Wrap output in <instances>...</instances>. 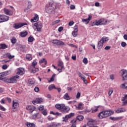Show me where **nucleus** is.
<instances>
[{
	"label": "nucleus",
	"instance_id": "nucleus-17",
	"mask_svg": "<svg viewBox=\"0 0 127 127\" xmlns=\"http://www.w3.org/2000/svg\"><path fill=\"white\" fill-rule=\"evenodd\" d=\"M41 118V116L40 115V114L37 113L36 114H34L32 116H31V119L32 120H35V119H40Z\"/></svg>",
	"mask_w": 127,
	"mask_h": 127
},
{
	"label": "nucleus",
	"instance_id": "nucleus-8",
	"mask_svg": "<svg viewBox=\"0 0 127 127\" xmlns=\"http://www.w3.org/2000/svg\"><path fill=\"white\" fill-rule=\"evenodd\" d=\"M9 18V17L5 15H0V23L2 22H5L7 21Z\"/></svg>",
	"mask_w": 127,
	"mask_h": 127
},
{
	"label": "nucleus",
	"instance_id": "nucleus-40",
	"mask_svg": "<svg viewBox=\"0 0 127 127\" xmlns=\"http://www.w3.org/2000/svg\"><path fill=\"white\" fill-rule=\"evenodd\" d=\"M33 40H34L33 37H29L28 39V42H33Z\"/></svg>",
	"mask_w": 127,
	"mask_h": 127
},
{
	"label": "nucleus",
	"instance_id": "nucleus-13",
	"mask_svg": "<svg viewBox=\"0 0 127 127\" xmlns=\"http://www.w3.org/2000/svg\"><path fill=\"white\" fill-rule=\"evenodd\" d=\"M25 73V71L24 70V68L22 67H20L17 69L16 74L17 75H24Z\"/></svg>",
	"mask_w": 127,
	"mask_h": 127
},
{
	"label": "nucleus",
	"instance_id": "nucleus-22",
	"mask_svg": "<svg viewBox=\"0 0 127 127\" xmlns=\"http://www.w3.org/2000/svg\"><path fill=\"white\" fill-rule=\"evenodd\" d=\"M38 19H39L38 15H37V14H35L34 18L31 19V22H36V21H38Z\"/></svg>",
	"mask_w": 127,
	"mask_h": 127
},
{
	"label": "nucleus",
	"instance_id": "nucleus-45",
	"mask_svg": "<svg viewBox=\"0 0 127 127\" xmlns=\"http://www.w3.org/2000/svg\"><path fill=\"white\" fill-rule=\"evenodd\" d=\"M59 22H60V20H57L53 22V25H55V24H57V23H59Z\"/></svg>",
	"mask_w": 127,
	"mask_h": 127
},
{
	"label": "nucleus",
	"instance_id": "nucleus-29",
	"mask_svg": "<svg viewBox=\"0 0 127 127\" xmlns=\"http://www.w3.org/2000/svg\"><path fill=\"white\" fill-rule=\"evenodd\" d=\"M27 34H28V33L27 32V31H25L24 32H21L20 34V36H21V37H25V36H26Z\"/></svg>",
	"mask_w": 127,
	"mask_h": 127
},
{
	"label": "nucleus",
	"instance_id": "nucleus-21",
	"mask_svg": "<svg viewBox=\"0 0 127 127\" xmlns=\"http://www.w3.org/2000/svg\"><path fill=\"white\" fill-rule=\"evenodd\" d=\"M115 112L117 113V114H120L121 113H125V112H127V110L124 108H121L116 110Z\"/></svg>",
	"mask_w": 127,
	"mask_h": 127
},
{
	"label": "nucleus",
	"instance_id": "nucleus-34",
	"mask_svg": "<svg viewBox=\"0 0 127 127\" xmlns=\"http://www.w3.org/2000/svg\"><path fill=\"white\" fill-rule=\"evenodd\" d=\"M48 89L49 91H51L53 90V89H56V87H55V85L54 84H51L49 85Z\"/></svg>",
	"mask_w": 127,
	"mask_h": 127
},
{
	"label": "nucleus",
	"instance_id": "nucleus-62",
	"mask_svg": "<svg viewBox=\"0 0 127 127\" xmlns=\"http://www.w3.org/2000/svg\"><path fill=\"white\" fill-rule=\"evenodd\" d=\"M0 110H1V111H5V108L1 105L0 106Z\"/></svg>",
	"mask_w": 127,
	"mask_h": 127
},
{
	"label": "nucleus",
	"instance_id": "nucleus-1",
	"mask_svg": "<svg viewBox=\"0 0 127 127\" xmlns=\"http://www.w3.org/2000/svg\"><path fill=\"white\" fill-rule=\"evenodd\" d=\"M115 112L113 110H106L104 111H102L98 114V118L102 120V119H105V118H108L112 115H114Z\"/></svg>",
	"mask_w": 127,
	"mask_h": 127
},
{
	"label": "nucleus",
	"instance_id": "nucleus-26",
	"mask_svg": "<svg viewBox=\"0 0 127 127\" xmlns=\"http://www.w3.org/2000/svg\"><path fill=\"white\" fill-rule=\"evenodd\" d=\"M100 108V106H94L91 108L92 113H96V112H98V109Z\"/></svg>",
	"mask_w": 127,
	"mask_h": 127
},
{
	"label": "nucleus",
	"instance_id": "nucleus-60",
	"mask_svg": "<svg viewBox=\"0 0 127 127\" xmlns=\"http://www.w3.org/2000/svg\"><path fill=\"white\" fill-rule=\"evenodd\" d=\"M36 65H37V62H36L35 61H34L32 63V66H34V67H35V66H36Z\"/></svg>",
	"mask_w": 127,
	"mask_h": 127
},
{
	"label": "nucleus",
	"instance_id": "nucleus-48",
	"mask_svg": "<svg viewBox=\"0 0 127 127\" xmlns=\"http://www.w3.org/2000/svg\"><path fill=\"white\" fill-rule=\"evenodd\" d=\"M77 122V120L76 119H73L70 121L71 124H72V125H76V123Z\"/></svg>",
	"mask_w": 127,
	"mask_h": 127
},
{
	"label": "nucleus",
	"instance_id": "nucleus-25",
	"mask_svg": "<svg viewBox=\"0 0 127 127\" xmlns=\"http://www.w3.org/2000/svg\"><path fill=\"white\" fill-rule=\"evenodd\" d=\"M4 12L5 14H6V15H12V14L10 13V11L7 8H4Z\"/></svg>",
	"mask_w": 127,
	"mask_h": 127
},
{
	"label": "nucleus",
	"instance_id": "nucleus-57",
	"mask_svg": "<svg viewBox=\"0 0 127 127\" xmlns=\"http://www.w3.org/2000/svg\"><path fill=\"white\" fill-rule=\"evenodd\" d=\"M113 92H114V91L113 90V89H110L108 93V95L109 96H111V95H112V94H113Z\"/></svg>",
	"mask_w": 127,
	"mask_h": 127
},
{
	"label": "nucleus",
	"instance_id": "nucleus-54",
	"mask_svg": "<svg viewBox=\"0 0 127 127\" xmlns=\"http://www.w3.org/2000/svg\"><path fill=\"white\" fill-rule=\"evenodd\" d=\"M48 119L49 120V121H53L54 120V118L51 116H48Z\"/></svg>",
	"mask_w": 127,
	"mask_h": 127
},
{
	"label": "nucleus",
	"instance_id": "nucleus-23",
	"mask_svg": "<svg viewBox=\"0 0 127 127\" xmlns=\"http://www.w3.org/2000/svg\"><path fill=\"white\" fill-rule=\"evenodd\" d=\"M42 63H44V65H42V67H45V65L47 64V61L45 59H42L39 61V64H42Z\"/></svg>",
	"mask_w": 127,
	"mask_h": 127
},
{
	"label": "nucleus",
	"instance_id": "nucleus-51",
	"mask_svg": "<svg viewBox=\"0 0 127 127\" xmlns=\"http://www.w3.org/2000/svg\"><path fill=\"white\" fill-rule=\"evenodd\" d=\"M65 70V67H64V69L62 68V67H61V68H58V71L60 72V73H61L62 71H64Z\"/></svg>",
	"mask_w": 127,
	"mask_h": 127
},
{
	"label": "nucleus",
	"instance_id": "nucleus-56",
	"mask_svg": "<svg viewBox=\"0 0 127 127\" xmlns=\"http://www.w3.org/2000/svg\"><path fill=\"white\" fill-rule=\"evenodd\" d=\"M74 24V21H70L69 23H68V25L69 26H72V25H73Z\"/></svg>",
	"mask_w": 127,
	"mask_h": 127
},
{
	"label": "nucleus",
	"instance_id": "nucleus-59",
	"mask_svg": "<svg viewBox=\"0 0 127 127\" xmlns=\"http://www.w3.org/2000/svg\"><path fill=\"white\" fill-rule=\"evenodd\" d=\"M110 119L112 121H117V120H118V119H117L116 118L112 117H110Z\"/></svg>",
	"mask_w": 127,
	"mask_h": 127
},
{
	"label": "nucleus",
	"instance_id": "nucleus-53",
	"mask_svg": "<svg viewBox=\"0 0 127 127\" xmlns=\"http://www.w3.org/2000/svg\"><path fill=\"white\" fill-rule=\"evenodd\" d=\"M84 83L85 84H88V81H87V79H86V77H84L83 79H82Z\"/></svg>",
	"mask_w": 127,
	"mask_h": 127
},
{
	"label": "nucleus",
	"instance_id": "nucleus-24",
	"mask_svg": "<svg viewBox=\"0 0 127 127\" xmlns=\"http://www.w3.org/2000/svg\"><path fill=\"white\" fill-rule=\"evenodd\" d=\"M7 75H8V71L0 73V79H1L2 77H5V76H7Z\"/></svg>",
	"mask_w": 127,
	"mask_h": 127
},
{
	"label": "nucleus",
	"instance_id": "nucleus-39",
	"mask_svg": "<svg viewBox=\"0 0 127 127\" xmlns=\"http://www.w3.org/2000/svg\"><path fill=\"white\" fill-rule=\"evenodd\" d=\"M42 114L44 116H47V110L44 109V110H42Z\"/></svg>",
	"mask_w": 127,
	"mask_h": 127
},
{
	"label": "nucleus",
	"instance_id": "nucleus-35",
	"mask_svg": "<svg viewBox=\"0 0 127 127\" xmlns=\"http://www.w3.org/2000/svg\"><path fill=\"white\" fill-rule=\"evenodd\" d=\"M87 126H88L89 127H99L97 126H94L93 123L91 122H89L88 123H87Z\"/></svg>",
	"mask_w": 127,
	"mask_h": 127
},
{
	"label": "nucleus",
	"instance_id": "nucleus-7",
	"mask_svg": "<svg viewBox=\"0 0 127 127\" xmlns=\"http://www.w3.org/2000/svg\"><path fill=\"white\" fill-rule=\"evenodd\" d=\"M46 11L48 13H50L53 11L54 9V7L53 6V4H50L48 5H47L45 7Z\"/></svg>",
	"mask_w": 127,
	"mask_h": 127
},
{
	"label": "nucleus",
	"instance_id": "nucleus-30",
	"mask_svg": "<svg viewBox=\"0 0 127 127\" xmlns=\"http://www.w3.org/2000/svg\"><path fill=\"white\" fill-rule=\"evenodd\" d=\"M4 56H6V57H8V59H13V58L14 57V56H11L10 53H7Z\"/></svg>",
	"mask_w": 127,
	"mask_h": 127
},
{
	"label": "nucleus",
	"instance_id": "nucleus-18",
	"mask_svg": "<svg viewBox=\"0 0 127 127\" xmlns=\"http://www.w3.org/2000/svg\"><path fill=\"white\" fill-rule=\"evenodd\" d=\"M26 109L28 111H30V113H32L34 111H35L36 108L34 106H28L26 107Z\"/></svg>",
	"mask_w": 127,
	"mask_h": 127
},
{
	"label": "nucleus",
	"instance_id": "nucleus-3",
	"mask_svg": "<svg viewBox=\"0 0 127 127\" xmlns=\"http://www.w3.org/2000/svg\"><path fill=\"white\" fill-rule=\"evenodd\" d=\"M105 24H107V20H105L104 19H101L99 20H96L95 21L93 22L92 23V26H94V25H97L98 26V25H105Z\"/></svg>",
	"mask_w": 127,
	"mask_h": 127
},
{
	"label": "nucleus",
	"instance_id": "nucleus-14",
	"mask_svg": "<svg viewBox=\"0 0 127 127\" xmlns=\"http://www.w3.org/2000/svg\"><path fill=\"white\" fill-rule=\"evenodd\" d=\"M41 103H43V99H42V98H36L35 100L32 101V103L34 104V105L41 104Z\"/></svg>",
	"mask_w": 127,
	"mask_h": 127
},
{
	"label": "nucleus",
	"instance_id": "nucleus-52",
	"mask_svg": "<svg viewBox=\"0 0 127 127\" xmlns=\"http://www.w3.org/2000/svg\"><path fill=\"white\" fill-rule=\"evenodd\" d=\"M79 76L81 78V79H83L84 78H85V76H84L83 74H82V73H81V72H79Z\"/></svg>",
	"mask_w": 127,
	"mask_h": 127
},
{
	"label": "nucleus",
	"instance_id": "nucleus-27",
	"mask_svg": "<svg viewBox=\"0 0 127 127\" xmlns=\"http://www.w3.org/2000/svg\"><path fill=\"white\" fill-rule=\"evenodd\" d=\"M26 59L28 61H31L32 60V56L31 54H28L26 55Z\"/></svg>",
	"mask_w": 127,
	"mask_h": 127
},
{
	"label": "nucleus",
	"instance_id": "nucleus-47",
	"mask_svg": "<svg viewBox=\"0 0 127 127\" xmlns=\"http://www.w3.org/2000/svg\"><path fill=\"white\" fill-rule=\"evenodd\" d=\"M83 62L84 64H88V60L87 59V58H84Z\"/></svg>",
	"mask_w": 127,
	"mask_h": 127
},
{
	"label": "nucleus",
	"instance_id": "nucleus-43",
	"mask_svg": "<svg viewBox=\"0 0 127 127\" xmlns=\"http://www.w3.org/2000/svg\"><path fill=\"white\" fill-rule=\"evenodd\" d=\"M82 106H83V104L82 103H79L78 104V106L77 107V108L79 110H82L83 109V107H82Z\"/></svg>",
	"mask_w": 127,
	"mask_h": 127
},
{
	"label": "nucleus",
	"instance_id": "nucleus-9",
	"mask_svg": "<svg viewBox=\"0 0 127 127\" xmlns=\"http://www.w3.org/2000/svg\"><path fill=\"white\" fill-rule=\"evenodd\" d=\"M122 77L123 78V81H126L127 80V70L126 69L121 70Z\"/></svg>",
	"mask_w": 127,
	"mask_h": 127
},
{
	"label": "nucleus",
	"instance_id": "nucleus-44",
	"mask_svg": "<svg viewBox=\"0 0 127 127\" xmlns=\"http://www.w3.org/2000/svg\"><path fill=\"white\" fill-rule=\"evenodd\" d=\"M38 109L39 111H43V110L44 109V106L40 105Z\"/></svg>",
	"mask_w": 127,
	"mask_h": 127
},
{
	"label": "nucleus",
	"instance_id": "nucleus-41",
	"mask_svg": "<svg viewBox=\"0 0 127 127\" xmlns=\"http://www.w3.org/2000/svg\"><path fill=\"white\" fill-rule=\"evenodd\" d=\"M32 6V4H31V2L30 1H28V6L27 7L28 9H30L31 7Z\"/></svg>",
	"mask_w": 127,
	"mask_h": 127
},
{
	"label": "nucleus",
	"instance_id": "nucleus-28",
	"mask_svg": "<svg viewBox=\"0 0 127 127\" xmlns=\"http://www.w3.org/2000/svg\"><path fill=\"white\" fill-rule=\"evenodd\" d=\"M64 100H66V101H69V100H71V98H70V96H69L68 93H66L64 95Z\"/></svg>",
	"mask_w": 127,
	"mask_h": 127
},
{
	"label": "nucleus",
	"instance_id": "nucleus-6",
	"mask_svg": "<svg viewBox=\"0 0 127 127\" xmlns=\"http://www.w3.org/2000/svg\"><path fill=\"white\" fill-rule=\"evenodd\" d=\"M4 81L6 83H9V84L16 83V82H17V80L15 79L13 76H12L9 78H4Z\"/></svg>",
	"mask_w": 127,
	"mask_h": 127
},
{
	"label": "nucleus",
	"instance_id": "nucleus-46",
	"mask_svg": "<svg viewBox=\"0 0 127 127\" xmlns=\"http://www.w3.org/2000/svg\"><path fill=\"white\" fill-rule=\"evenodd\" d=\"M121 46H122V47H126V46H127V43L125 42H122L121 43Z\"/></svg>",
	"mask_w": 127,
	"mask_h": 127
},
{
	"label": "nucleus",
	"instance_id": "nucleus-5",
	"mask_svg": "<svg viewBox=\"0 0 127 127\" xmlns=\"http://www.w3.org/2000/svg\"><path fill=\"white\" fill-rule=\"evenodd\" d=\"M75 116V113H71L69 115H66L63 118L62 122H64V123H68V120L71 119L72 117Z\"/></svg>",
	"mask_w": 127,
	"mask_h": 127
},
{
	"label": "nucleus",
	"instance_id": "nucleus-19",
	"mask_svg": "<svg viewBox=\"0 0 127 127\" xmlns=\"http://www.w3.org/2000/svg\"><path fill=\"white\" fill-rule=\"evenodd\" d=\"M122 101L123 102L122 106H127V95L122 98Z\"/></svg>",
	"mask_w": 127,
	"mask_h": 127
},
{
	"label": "nucleus",
	"instance_id": "nucleus-37",
	"mask_svg": "<svg viewBox=\"0 0 127 127\" xmlns=\"http://www.w3.org/2000/svg\"><path fill=\"white\" fill-rule=\"evenodd\" d=\"M26 125L28 127H34V124L33 123H27Z\"/></svg>",
	"mask_w": 127,
	"mask_h": 127
},
{
	"label": "nucleus",
	"instance_id": "nucleus-15",
	"mask_svg": "<svg viewBox=\"0 0 127 127\" xmlns=\"http://www.w3.org/2000/svg\"><path fill=\"white\" fill-rule=\"evenodd\" d=\"M74 31L72 32V35L74 37H76L78 34V25H75L74 27Z\"/></svg>",
	"mask_w": 127,
	"mask_h": 127
},
{
	"label": "nucleus",
	"instance_id": "nucleus-61",
	"mask_svg": "<svg viewBox=\"0 0 127 127\" xmlns=\"http://www.w3.org/2000/svg\"><path fill=\"white\" fill-rule=\"evenodd\" d=\"M63 30V27H60L58 29L59 32H61Z\"/></svg>",
	"mask_w": 127,
	"mask_h": 127
},
{
	"label": "nucleus",
	"instance_id": "nucleus-55",
	"mask_svg": "<svg viewBox=\"0 0 127 127\" xmlns=\"http://www.w3.org/2000/svg\"><path fill=\"white\" fill-rule=\"evenodd\" d=\"M80 96H81V93L80 92H78L77 93V95L76 96V99H79V98H80Z\"/></svg>",
	"mask_w": 127,
	"mask_h": 127
},
{
	"label": "nucleus",
	"instance_id": "nucleus-4",
	"mask_svg": "<svg viewBox=\"0 0 127 127\" xmlns=\"http://www.w3.org/2000/svg\"><path fill=\"white\" fill-rule=\"evenodd\" d=\"M108 40H109V38L106 37H102L98 43V49H101L103 47V45H104V42H106V41H108Z\"/></svg>",
	"mask_w": 127,
	"mask_h": 127
},
{
	"label": "nucleus",
	"instance_id": "nucleus-58",
	"mask_svg": "<svg viewBox=\"0 0 127 127\" xmlns=\"http://www.w3.org/2000/svg\"><path fill=\"white\" fill-rule=\"evenodd\" d=\"M2 69L5 70V69H7V65L6 64H4L2 66Z\"/></svg>",
	"mask_w": 127,
	"mask_h": 127
},
{
	"label": "nucleus",
	"instance_id": "nucleus-2",
	"mask_svg": "<svg viewBox=\"0 0 127 127\" xmlns=\"http://www.w3.org/2000/svg\"><path fill=\"white\" fill-rule=\"evenodd\" d=\"M55 108L61 111L62 113H69V111H70V107L65 106L64 104H57L55 105Z\"/></svg>",
	"mask_w": 127,
	"mask_h": 127
},
{
	"label": "nucleus",
	"instance_id": "nucleus-10",
	"mask_svg": "<svg viewBox=\"0 0 127 127\" xmlns=\"http://www.w3.org/2000/svg\"><path fill=\"white\" fill-rule=\"evenodd\" d=\"M24 25H27V23H15L13 25V27L15 29H18V28H20V27H22V26H24Z\"/></svg>",
	"mask_w": 127,
	"mask_h": 127
},
{
	"label": "nucleus",
	"instance_id": "nucleus-42",
	"mask_svg": "<svg viewBox=\"0 0 127 127\" xmlns=\"http://www.w3.org/2000/svg\"><path fill=\"white\" fill-rule=\"evenodd\" d=\"M121 88H123V89H127V83L122 84Z\"/></svg>",
	"mask_w": 127,
	"mask_h": 127
},
{
	"label": "nucleus",
	"instance_id": "nucleus-20",
	"mask_svg": "<svg viewBox=\"0 0 127 127\" xmlns=\"http://www.w3.org/2000/svg\"><path fill=\"white\" fill-rule=\"evenodd\" d=\"M19 107V104L18 102H14L13 101L12 102V109L15 110V109H17Z\"/></svg>",
	"mask_w": 127,
	"mask_h": 127
},
{
	"label": "nucleus",
	"instance_id": "nucleus-63",
	"mask_svg": "<svg viewBox=\"0 0 127 127\" xmlns=\"http://www.w3.org/2000/svg\"><path fill=\"white\" fill-rule=\"evenodd\" d=\"M70 9H75V5L71 4L70 6Z\"/></svg>",
	"mask_w": 127,
	"mask_h": 127
},
{
	"label": "nucleus",
	"instance_id": "nucleus-16",
	"mask_svg": "<svg viewBox=\"0 0 127 127\" xmlns=\"http://www.w3.org/2000/svg\"><path fill=\"white\" fill-rule=\"evenodd\" d=\"M92 19V15H88V18L86 19H82V22H85V24H88L89 22H90V20Z\"/></svg>",
	"mask_w": 127,
	"mask_h": 127
},
{
	"label": "nucleus",
	"instance_id": "nucleus-11",
	"mask_svg": "<svg viewBox=\"0 0 127 127\" xmlns=\"http://www.w3.org/2000/svg\"><path fill=\"white\" fill-rule=\"evenodd\" d=\"M52 43L53 44H56V45H60L61 46L65 45L64 42L57 39L53 40Z\"/></svg>",
	"mask_w": 127,
	"mask_h": 127
},
{
	"label": "nucleus",
	"instance_id": "nucleus-12",
	"mask_svg": "<svg viewBox=\"0 0 127 127\" xmlns=\"http://www.w3.org/2000/svg\"><path fill=\"white\" fill-rule=\"evenodd\" d=\"M34 26L36 28L37 31H41V29L42 28V23L41 22L35 23Z\"/></svg>",
	"mask_w": 127,
	"mask_h": 127
},
{
	"label": "nucleus",
	"instance_id": "nucleus-31",
	"mask_svg": "<svg viewBox=\"0 0 127 127\" xmlns=\"http://www.w3.org/2000/svg\"><path fill=\"white\" fill-rule=\"evenodd\" d=\"M8 47L5 44H2L0 45V49H6Z\"/></svg>",
	"mask_w": 127,
	"mask_h": 127
},
{
	"label": "nucleus",
	"instance_id": "nucleus-49",
	"mask_svg": "<svg viewBox=\"0 0 127 127\" xmlns=\"http://www.w3.org/2000/svg\"><path fill=\"white\" fill-rule=\"evenodd\" d=\"M28 83L30 85H33V84H34V82H33V80L32 79H29L28 80Z\"/></svg>",
	"mask_w": 127,
	"mask_h": 127
},
{
	"label": "nucleus",
	"instance_id": "nucleus-36",
	"mask_svg": "<svg viewBox=\"0 0 127 127\" xmlns=\"http://www.w3.org/2000/svg\"><path fill=\"white\" fill-rule=\"evenodd\" d=\"M76 120L80 121H83L84 120V117L83 116H78L76 117Z\"/></svg>",
	"mask_w": 127,
	"mask_h": 127
},
{
	"label": "nucleus",
	"instance_id": "nucleus-50",
	"mask_svg": "<svg viewBox=\"0 0 127 127\" xmlns=\"http://www.w3.org/2000/svg\"><path fill=\"white\" fill-rule=\"evenodd\" d=\"M34 91L36 93H38V92H39V88L38 87H35L34 88Z\"/></svg>",
	"mask_w": 127,
	"mask_h": 127
},
{
	"label": "nucleus",
	"instance_id": "nucleus-64",
	"mask_svg": "<svg viewBox=\"0 0 127 127\" xmlns=\"http://www.w3.org/2000/svg\"><path fill=\"white\" fill-rule=\"evenodd\" d=\"M123 38L125 40H127V35L125 34L123 36Z\"/></svg>",
	"mask_w": 127,
	"mask_h": 127
},
{
	"label": "nucleus",
	"instance_id": "nucleus-38",
	"mask_svg": "<svg viewBox=\"0 0 127 127\" xmlns=\"http://www.w3.org/2000/svg\"><path fill=\"white\" fill-rule=\"evenodd\" d=\"M11 42L12 43V44H15V43H16V38H12L11 39Z\"/></svg>",
	"mask_w": 127,
	"mask_h": 127
},
{
	"label": "nucleus",
	"instance_id": "nucleus-32",
	"mask_svg": "<svg viewBox=\"0 0 127 127\" xmlns=\"http://www.w3.org/2000/svg\"><path fill=\"white\" fill-rule=\"evenodd\" d=\"M58 66L59 67H61L63 69H64V64H63V62L61 61H59Z\"/></svg>",
	"mask_w": 127,
	"mask_h": 127
},
{
	"label": "nucleus",
	"instance_id": "nucleus-33",
	"mask_svg": "<svg viewBox=\"0 0 127 127\" xmlns=\"http://www.w3.org/2000/svg\"><path fill=\"white\" fill-rule=\"evenodd\" d=\"M39 70V69L38 68H35V67H34L32 69H31V72L33 74H34L36 72H38Z\"/></svg>",
	"mask_w": 127,
	"mask_h": 127
}]
</instances>
